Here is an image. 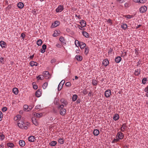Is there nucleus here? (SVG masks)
Segmentation results:
<instances>
[{
  "mask_svg": "<svg viewBox=\"0 0 148 148\" xmlns=\"http://www.w3.org/2000/svg\"><path fill=\"white\" fill-rule=\"evenodd\" d=\"M64 9V7L62 5H60L56 9V11L57 12H61Z\"/></svg>",
  "mask_w": 148,
  "mask_h": 148,
  "instance_id": "nucleus-3",
  "label": "nucleus"
},
{
  "mask_svg": "<svg viewBox=\"0 0 148 148\" xmlns=\"http://www.w3.org/2000/svg\"><path fill=\"white\" fill-rule=\"evenodd\" d=\"M79 46L80 47L81 49H83L85 47L86 45V44L82 42H80V44L79 45Z\"/></svg>",
  "mask_w": 148,
  "mask_h": 148,
  "instance_id": "nucleus-13",
  "label": "nucleus"
},
{
  "mask_svg": "<svg viewBox=\"0 0 148 148\" xmlns=\"http://www.w3.org/2000/svg\"><path fill=\"white\" fill-rule=\"evenodd\" d=\"M42 41L41 39H39L36 42L37 45L39 46H40L41 45L42 43Z\"/></svg>",
  "mask_w": 148,
  "mask_h": 148,
  "instance_id": "nucleus-33",
  "label": "nucleus"
},
{
  "mask_svg": "<svg viewBox=\"0 0 148 148\" xmlns=\"http://www.w3.org/2000/svg\"><path fill=\"white\" fill-rule=\"evenodd\" d=\"M60 23L59 21H56L55 22L52 24V28H54L57 27L60 24Z\"/></svg>",
  "mask_w": 148,
  "mask_h": 148,
  "instance_id": "nucleus-10",
  "label": "nucleus"
},
{
  "mask_svg": "<svg viewBox=\"0 0 148 148\" xmlns=\"http://www.w3.org/2000/svg\"><path fill=\"white\" fill-rule=\"evenodd\" d=\"M80 25L82 26L81 28L82 27H84L86 25V22L85 21H82L80 22Z\"/></svg>",
  "mask_w": 148,
  "mask_h": 148,
  "instance_id": "nucleus-27",
  "label": "nucleus"
},
{
  "mask_svg": "<svg viewBox=\"0 0 148 148\" xmlns=\"http://www.w3.org/2000/svg\"><path fill=\"white\" fill-rule=\"evenodd\" d=\"M84 53L87 55L89 52V49L88 47H86L85 48Z\"/></svg>",
  "mask_w": 148,
  "mask_h": 148,
  "instance_id": "nucleus-43",
  "label": "nucleus"
},
{
  "mask_svg": "<svg viewBox=\"0 0 148 148\" xmlns=\"http://www.w3.org/2000/svg\"><path fill=\"white\" fill-rule=\"evenodd\" d=\"M65 106V105H64V104H62L59 107V108L60 109V108H61V109H63V108Z\"/></svg>",
  "mask_w": 148,
  "mask_h": 148,
  "instance_id": "nucleus-59",
  "label": "nucleus"
},
{
  "mask_svg": "<svg viewBox=\"0 0 148 148\" xmlns=\"http://www.w3.org/2000/svg\"><path fill=\"white\" fill-rule=\"evenodd\" d=\"M80 42H79L77 40H75V46L77 47H78L79 45L80 44Z\"/></svg>",
  "mask_w": 148,
  "mask_h": 148,
  "instance_id": "nucleus-45",
  "label": "nucleus"
},
{
  "mask_svg": "<svg viewBox=\"0 0 148 148\" xmlns=\"http://www.w3.org/2000/svg\"><path fill=\"white\" fill-rule=\"evenodd\" d=\"M99 130L97 129L94 130L93 132V134L95 136H98L99 134Z\"/></svg>",
  "mask_w": 148,
  "mask_h": 148,
  "instance_id": "nucleus-21",
  "label": "nucleus"
},
{
  "mask_svg": "<svg viewBox=\"0 0 148 148\" xmlns=\"http://www.w3.org/2000/svg\"><path fill=\"white\" fill-rule=\"evenodd\" d=\"M12 91L15 95L18 94V89L16 88H14L13 89Z\"/></svg>",
  "mask_w": 148,
  "mask_h": 148,
  "instance_id": "nucleus-26",
  "label": "nucleus"
},
{
  "mask_svg": "<svg viewBox=\"0 0 148 148\" xmlns=\"http://www.w3.org/2000/svg\"><path fill=\"white\" fill-rule=\"evenodd\" d=\"M127 126L126 125V124H123L121 128V131L122 132H123L124 130L127 129Z\"/></svg>",
  "mask_w": 148,
  "mask_h": 148,
  "instance_id": "nucleus-12",
  "label": "nucleus"
},
{
  "mask_svg": "<svg viewBox=\"0 0 148 148\" xmlns=\"http://www.w3.org/2000/svg\"><path fill=\"white\" fill-rule=\"evenodd\" d=\"M66 112V110L65 109H61L60 110V114L62 116L65 115Z\"/></svg>",
  "mask_w": 148,
  "mask_h": 148,
  "instance_id": "nucleus-11",
  "label": "nucleus"
},
{
  "mask_svg": "<svg viewBox=\"0 0 148 148\" xmlns=\"http://www.w3.org/2000/svg\"><path fill=\"white\" fill-rule=\"evenodd\" d=\"M28 140L30 142H33L35 141L36 139L34 136H31L28 137Z\"/></svg>",
  "mask_w": 148,
  "mask_h": 148,
  "instance_id": "nucleus-7",
  "label": "nucleus"
},
{
  "mask_svg": "<svg viewBox=\"0 0 148 148\" xmlns=\"http://www.w3.org/2000/svg\"><path fill=\"white\" fill-rule=\"evenodd\" d=\"M140 11L141 13H144L147 10V8L146 6H141L140 8Z\"/></svg>",
  "mask_w": 148,
  "mask_h": 148,
  "instance_id": "nucleus-6",
  "label": "nucleus"
},
{
  "mask_svg": "<svg viewBox=\"0 0 148 148\" xmlns=\"http://www.w3.org/2000/svg\"><path fill=\"white\" fill-rule=\"evenodd\" d=\"M146 1V0H134V2L136 3H145Z\"/></svg>",
  "mask_w": 148,
  "mask_h": 148,
  "instance_id": "nucleus-18",
  "label": "nucleus"
},
{
  "mask_svg": "<svg viewBox=\"0 0 148 148\" xmlns=\"http://www.w3.org/2000/svg\"><path fill=\"white\" fill-rule=\"evenodd\" d=\"M7 110V108L6 107H3L2 109L1 110L2 111L4 112L6 111Z\"/></svg>",
  "mask_w": 148,
  "mask_h": 148,
  "instance_id": "nucleus-55",
  "label": "nucleus"
},
{
  "mask_svg": "<svg viewBox=\"0 0 148 148\" xmlns=\"http://www.w3.org/2000/svg\"><path fill=\"white\" fill-rule=\"evenodd\" d=\"M107 22L109 23L110 25H111L112 24V21L110 19H108L107 21Z\"/></svg>",
  "mask_w": 148,
  "mask_h": 148,
  "instance_id": "nucleus-58",
  "label": "nucleus"
},
{
  "mask_svg": "<svg viewBox=\"0 0 148 148\" xmlns=\"http://www.w3.org/2000/svg\"><path fill=\"white\" fill-rule=\"evenodd\" d=\"M82 34L86 38H88L89 36V34L86 32H82Z\"/></svg>",
  "mask_w": 148,
  "mask_h": 148,
  "instance_id": "nucleus-35",
  "label": "nucleus"
},
{
  "mask_svg": "<svg viewBox=\"0 0 148 148\" xmlns=\"http://www.w3.org/2000/svg\"><path fill=\"white\" fill-rule=\"evenodd\" d=\"M19 145L21 147H23L25 145V141L23 140H20L19 142Z\"/></svg>",
  "mask_w": 148,
  "mask_h": 148,
  "instance_id": "nucleus-22",
  "label": "nucleus"
},
{
  "mask_svg": "<svg viewBox=\"0 0 148 148\" xmlns=\"http://www.w3.org/2000/svg\"><path fill=\"white\" fill-rule=\"evenodd\" d=\"M43 74L44 75V76L45 77H47L49 75V73L48 71H46L43 72Z\"/></svg>",
  "mask_w": 148,
  "mask_h": 148,
  "instance_id": "nucleus-44",
  "label": "nucleus"
},
{
  "mask_svg": "<svg viewBox=\"0 0 148 148\" xmlns=\"http://www.w3.org/2000/svg\"><path fill=\"white\" fill-rule=\"evenodd\" d=\"M33 88L34 89H35V90L37 89V88H38L37 85H34L33 84Z\"/></svg>",
  "mask_w": 148,
  "mask_h": 148,
  "instance_id": "nucleus-60",
  "label": "nucleus"
},
{
  "mask_svg": "<svg viewBox=\"0 0 148 148\" xmlns=\"http://www.w3.org/2000/svg\"><path fill=\"white\" fill-rule=\"evenodd\" d=\"M41 94V91L39 90H38L36 92V97H40Z\"/></svg>",
  "mask_w": 148,
  "mask_h": 148,
  "instance_id": "nucleus-16",
  "label": "nucleus"
},
{
  "mask_svg": "<svg viewBox=\"0 0 148 148\" xmlns=\"http://www.w3.org/2000/svg\"><path fill=\"white\" fill-rule=\"evenodd\" d=\"M33 107V106H28V111H29L31 110Z\"/></svg>",
  "mask_w": 148,
  "mask_h": 148,
  "instance_id": "nucleus-61",
  "label": "nucleus"
},
{
  "mask_svg": "<svg viewBox=\"0 0 148 148\" xmlns=\"http://www.w3.org/2000/svg\"><path fill=\"white\" fill-rule=\"evenodd\" d=\"M147 81V78L146 77H144L142 80V83L143 84H145Z\"/></svg>",
  "mask_w": 148,
  "mask_h": 148,
  "instance_id": "nucleus-39",
  "label": "nucleus"
},
{
  "mask_svg": "<svg viewBox=\"0 0 148 148\" xmlns=\"http://www.w3.org/2000/svg\"><path fill=\"white\" fill-rule=\"evenodd\" d=\"M124 136V134L121 132H118L116 136V138H119L120 140L122 139Z\"/></svg>",
  "mask_w": 148,
  "mask_h": 148,
  "instance_id": "nucleus-2",
  "label": "nucleus"
},
{
  "mask_svg": "<svg viewBox=\"0 0 148 148\" xmlns=\"http://www.w3.org/2000/svg\"><path fill=\"white\" fill-rule=\"evenodd\" d=\"M127 26L126 24H123L121 25V28H127Z\"/></svg>",
  "mask_w": 148,
  "mask_h": 148,
  "instance_id": "nucleus-52",
  "label": "nucleus"
},
{
  "mask_svg": "<svg viewBox=\"0 0 148 148\" xmlns=\"http://www.w3.org/2000/svg\"><path fill=\"white\" fill-rule=\"evenodd\" d=\"M32 123L36 126H37L38 125V123L35 117H34L32 118Z\"/></svg>",
  "mask_w": 148,
  "mask_h": 148,
  "instance_id": "nucleus-15",
  "label": "nucleus"
},
{
  "mask_svg": "<svg viewBox=\"0 0 148 148\" xmlns=\"http://www.w3.org/2000/svg\"><path fill=\"white\" fill-rule=\"evenodd\" d=\"M41 106L40 105H37L35 107V108L36 109L38 110V109H40L41 108Z\"/></svg>",
  "mask_w": 148,
  "mask_h": 148,
  "instance_id": "nucleus-53",
  "label": "nucleus"
},
{
  "mask_svg": "<svg viewBox=\"0 0 148 148\" xmlns=\"http://www.w3.org/2000/svg\"><path fill=\"white\" fill-rule=\"evenodd\" d=\"M48 84L47 82H45L42 85V87L44 89H45L47 86Z\"/></svg>",
  "mask_w": 148,
  "mask_h": 148,
  "instance_id": "nucleus-47",
  "label": "nucleus"
},
{
  "mask_svg": "<svg viewBox=\"0 0 148 148\" xmlns=\"http://www.w3.org/2000/svg\"><path fill=\"white\" fill-rule=\"evenodd\" d=\"M17 6L18 7L20 8H22L24 6V4L22 2H19L18 3Z\"/></svg>",
  "mask_w": 148,
  "mask_h": 148,
  "instance_id": "nucleus-29",
  "label": "nucleus"
},
{
  "mask_svg": "<svg viewBox=\"0 0 148 148\" xmlns=\"http://www.w3.org/2000/svg\"><path fill=\"white\" fill-rule=\"evenodd\" d=\"M111 95V91L110 90H107L105 92V96L106 98L109 97Z\"/></svg>",
  "mask_w": 148,
  "mask_h": 148,
  "instance_id": "nucleus-4",
  "label": "nucleus"
},
{
  "mask_svg": "<svg viewBox=\"0 0 148 148\" xmlns=\"http://www.w3.org/2000/svg\"><path fill=\"white\" fill-rule=\"evenodd\" d=\"M7 145L8 147L10 148H13L14 146L13 143L10 142L7 143Z\"/></svg>",
  "mask_w": 148,
  "mask_h": 148,
  "instance_id": "nucleus-28",
  "label": "nucleus"
},
{
  "mask_svg": "<svg viewBox=\"0 0 148 148\" xmlns=\"http://www.w3.org/2000/svg\"><path fill=\"white\" fill-rule=\"evenodd\" d=\"M29 64L30 66L32 67L34 66H37L38 65V63L34 61H32L30 62Z\"/></svg>",
  "mask_w": 148,
  "mask_h": 148,
  "instance_id": "nucleus-20",
  "label": "nucleus"
},
{
  "mask_svg": "<svg viewBox=\"0 0 148 148\" xmlns=\"http://www.w3.org/2000/svg\"><path fill=\"white\" fill-rule=\"evenodd\" d=\"M23 108L25 110H27L28 111V110L29 108H28V106L27 105H25L24 106Z\"/></svg>",
  "mask_w": 148,
  "mask_h": 148,
  "instance_id": "nucleus-49",
  "label": "nucleus"
},
{
  "mask_svg": "<svg viewBox=\"0 0 148 148\" xmlns=\"http://www.w3.org/2000/svg\"><path fill=\"white\" fill-rule=\"evenodd\" d=\"M65 85L67 87H69L71 86V84L70 82H66L65 84Z\"/></svg>",
  "mask_w": 148,
  "mask_h": 148,
  "instance_id": "nucleus-50",
  "label": "nucleus"
},
{
  "mask_svg": "<svg viewBox=\"0 0 148 148\" xmlns=\"http://www.w3.org/2000/svg\"><path fill=\"white\" fill-rule=\"evenodd\" d=\"M60 32L58 30H56L54 31V33L53 34V36L54 37H56L59 35L60 34Z\"/></svg>",
  "mask_w": 148,
  "mask_h": 148,
  "instance_id": "nucleus-14",
  "label": "nucleus"
},
{
  "mask_svg": "<svg viewBox=\"0 0 148 148\" xmlns=\"http://www.w3.org/2000/svg\"><path fill=\"white\" fill-rule=\"evenodd\" d=\"M121 58L120 56H118L115 58V61L117 63H119L120 62Z\"/></svg>",
  "mask_w": 148,
  "mask_h": 148,
  "instance_id": "nucleus-25",
  "label": "nucleus"
},
{
  "mask_svg": "<svg viewBox=\"0 0 148 148\" xmlns=\"http://www.w3.org/2000/svg\"><path fill=\"white\" fill-rule=\"evenodd\" d=\"M114 138L113 140L112 141V143H114L115 142H118L120 140L119 139V138Z\"/></svg>",
  "mask_w": 148,
  "mask_h": 148,
  "instance_id": "nucleus-48",
  "label": "nucleus"
},
{
  "mask_svg": "<svg viewBox=\"0 0 148 148\" xmlns=\"http://www.w3.org/2000/svg\"><path fill=\"white\" fill-rule=\"evenodd\" d=\"M25 34L23 33L21 34V37L23 39H24L25 37Z\"/></svg>",
  "mask_w": 148,
  "mask_h": 148,
  "instance_id": "nucleus-54",
  "label": "nucleus"
},
{
  "mask_svg": "<svg viewBox=\"0 0 148 148\" xmlns=\"http://www.w3.org/2000/svg\"><path fill=\"white\" fill-rule=\"evenodd\" d=\"M3 117L2 113L1 111H0V121H1Z\"/></svg>",
  "mask_w": 148,
  "mask_h": 148,
  "instance_id": "nucleus-56",
  "label": "nucleus"
},
{
  "mask_svg": "<svg viewBox=\"0 0 148 148\" xmlns=\"http://www.w3.org/2000/svg\"><path fill=\"white\" fill-rule=\"evenodd\" d=\"M75 58L77 61H82V57L79 55H76Z\"/></svg>",
  "mask_w": 148,
  "mask_h": 148,
  "instance_id": "nucleus-24",
  "label": "nucleus"
},
{
  "mask_svg": "<svg viewBox=\"0 0 148 148\" xmlns=\"http://www.w3.org/2000/svg\"><path fill=\"white\" fill-rule=\"evenodd\" d=\"M119 118V116L117 114H115L113 117V119L114 120L116 121L118 120Z\"/></svg>",
  "mask_w": 148,
  "mask_h": 148,
  "instance_id": "nucleus-23",
  "label": "nucleus"
},
{
  "mask_svg": "<svg viewBox=\"0 0 148 148\" xmlns=\"http://www.w3.org/2000/svg\"><path fill=\"white\" fill-rule=\"evenodd\" d=\"M0 45L3 48H5L6 47V43L3 41H1L0 42Z\"/></svg>",
  "mask_w": 148,
  "mask_h": 148,
  "instance_id": "nucleus-9",
  "label": "nucleus"
},
{
  "mask_svg": "<svg viewBox=\"0 0 148 148\" xmlns=\"http://www.w3.org/2000/svg\"><path fill=\"white\" fill-rule=\"evenodd\" d=\"M64 83H65L64 80H63L61 81V82L59 84H61V85H62V86H63V84H64Z\"/></svg>",
  "mask_w": 148,
  "mask_h": 148,
  "instance_id": "nucleus-62",
  "label": "nucleus"
},
{
  "mask_svg": "<svg viewBox=\"0 0 148 148\" xmlns=\"http://www.w3.org/2000/svg\"><path fill=\"white\" fill-rule=\"evenodd\" d=\"M56 46L57 47L60 48L61 47V45L59 43H58L56 45Z\"/></svg>",
  "mask_w": 148,
  "mask_h": 148,
  "instance_id": "nucleus-63",
  "label": "nucleus"
},
{
  "mask_svg": "<svg viewBox=\"0 0 148 148\" xmlns=\"http://www.w3.org/2000/svg\"><path fill=\"white\" fill-rule=\"evenodd\" d=\"M57 144V142L55 141H51L50 143V145L51 146H55Z\"/></svg>",
  "mask_w": 148,
  "mask_h": 148,
  "instance_id": "nucleus-34",
  "label": "nucleus"
},
{
  "mask_svg": "<svg viewBox=\"0 0 148 148\" xmlns=\"http://www.w3.org/2000/svg\"><path fill=\"white\" fill-rule=\"evenodd\" d=\"M82 93L84 95H85L87 94L88 92L86 90H83Z\"/></svg>",
  "mask_w": 148,
  "mask_h": 148,
  "instance_id": "nucleus-57",
  "label": "nucleus"
},
{
  "mask_svg": "<svg viewBox=\"0 0 148 148\" xmlns=\"http://www.w3.org/2000/svg\"><path fill=\"white\" fill-rule=\"evenodd\" d=\"M34 115L36 116L37 117H41L42 116V114L40 113H35L34 114Z\"/></svg>",
  "mask_w": 148,
  "mask_h": 148,
  "instance_id": "nucleus-38",
  "label": "nucleus"
},
{
  "mask_svg": "<svg viewBox=\"0 0 148 148\" xmlns=\"http://www.w3.org/2000/svg\"><path fill=\"white\" fill-rule=\"evenodd\" d=\"M62 85H61V84H59L58 85V90L59 91L60 90H61V89L62 87Z\"/></svg>",
  "mask_w": 148,
  "mask_h": 148,
  "instance_id": "nucleus-51",
  "label": "nucleus"
},
{
  "mask_svg": "<svg viewBox=\"0 0 148 148\" xmlns=\"http://www.w3.org/2000/svg\"><path fill=\"white\" fill-rule=\"evenodd\" d=\"M37 78L38 80H42L44 78V76L42 75H40L38 76L37 77Z\"/></svg>",
  "mask_w": 148,
  "mask_h": 148,
  "instance_id": "nucleus-40",
  "label": "nucleus"
},
{
  "mask_svg": "<svg viewBox=\"0 0 148 148\" xmlns=\"http://www.w3.org/2000/svg\"><path fill=\"white\" fill-rule=\"evenodd\" d=\"M124 17L126 18L127 19H129L132 18L133 17V15H125L124 16Z\"/></svg>",
  "mask_w": 148,
  "mask_h": 148,
  "instance_id": "nucleus-41",
  "label": "nucleus"
},
{
  "mask_svg": "<svg viewBox=\"0 0 148 148\" xmlns=\"http://www.w3.org/2000/svg\"><path fill=\"white\" fill-rule=\"evenodd\" d=\"M59 40L60 42H62L64 43L65 42L64 38V37L61 36L60 37Z\"/></svg>",
  "mask_w": 148,
  "mask_h": 148,
  "instance_id": "nucleus-46",
  "label": "nucleus"
},
{
  "mask_svg": "<svg viewBox=\"0 0 148 148\" xmlns=\"http://www.w3.org/2000/svg\"><path fill=\"white\" fill-rule=\"evenodd\" d=\"M60 101L62 103V104H64V105H65V106H66L67 104V101L64 99L62 98L61 99Z\"/></svg>",
  "mask_w": 148,
  "mask_h": 148,
  "instance_id": "nucleus-31",
  "label": "nucleus"
},
{
  "mask_svg": "<svg viewBox=\"0 0 148 148\" xmlns=\"http://www.w3.org/2000/svg\"><path fill=\"white\" fill-rule=\"evenodd\" d=\"M21 116L20 115L18 114V115H17V116H15L14 118V119L15 121H18L19 120H21Z\"/></svg>",
  "mask_w": 148,
  "mask_h": 148,
  "instance_id": "nucleus-17",
  "label": "nucleus"
},
{
  "mask_svg": "<svg viewBox=\"0 0 148 148\" xmlns=\"http://www.w3.org/2000/svg\"><path fill=\"white\" fill-rule=\"evenodd\" d=\"M17 124L18 126L21 129H24L25 130L27 129V127L25 126V124L21 120H19L18 121Z\"/></svg>",
  "mask_w": 148,
  "mask_h": 148,
  "instance_id": "nucleus-1",
  "label": "nucleus"
},
{
  "mask_svg": "<svg viewBox=\"0 0 148 148\" xmlns=\"http://www.w3.org/2000/svg\"><path fill=\"white\" fill-rule=\"evenodd\" d=\"M77 98V96L76 95H74L72 97V100L73 101H75Z\"/></svg>",
  "mask_w": 148,
  "mask_h": 148,
  "instance_id": "nucleus-36",
  "label": "nucleus"
},
{
  "mask_svg": "<svg viewBox=\"0 0 148 148\" xmlns=\"http://www.w3.org/2000/svg\"><path fill=\"white\" fill-rule=\"evenodd\" d=\"M47 49V45L45 44H44L42 46V48L40 50V52L42 53H44L45 51V50Z\"/></svg>",
  "mask_w": 148,
  "mask_h": 148,
  "instance_id": "nucleus-8",
  "label": "nucleus"
},
{
  "mask_svg": "<svg viewBox=\"0 0 148 148\" xmlns=\"http://www.w3.org/2000/svg\"><path fill=\"white\" fill-rule=\"evenodd\" d=\"M92 84L94 86H96L97 84V81L96 80H93Z\"/></svg>",
  "mask_w": 148,
  "mask_h": 148,
  "instance_id": "nucleus-42",
  "label": "nucleus"
},
{
  "mask_svg": "<svg viewBox=\"0 0 148 148\" xmlns=\"http://www.w3.org/2000/svg\"><path fill=\"white\" fill-rule=\"evenodd\" d=\"M5 63V61L4 60V59L3 58H0V65L3 64Z\"/></svg>",
  "mask_w": 148,
  "mask_h": 148,
  "instance_id": "nucleus-37",
  "label": "nucleus"
},
{
  "mask_svg": "<svg viewBox=\"0 0 148 148\" xmlns=\"http://www.w3.org/2000/svg\"><path fill=\"white\" fill-rule=\"evenodd\" d=\"M112 51H113L112 49L110 48V49L109 50L108 53H112Z\"/></svg>",
  "mask_w": 148,
  "mask_h": 148,
  "instance_id": "nucleus-64",
  "label": "nucleus"
},
{
  "mask_svg": "<svg viewBox=\"0 0 148 148\" xmlns=\"http://www.w3.org/2000/svg\"><path fill=\"white\" fill-rule=\"evenodd\" d=\"M140 69H136L134 71V74L135 75L138 76L140 74Z\"/></svg>",
  "mask_w": 148,
  "mask_h": 148,
  "instance_id": "nucleus-19",
  "label": "nucleus"
},
{
  "mask_svg": "<svg viewBox=\"0 0 148 148\" xmlns=\"http://www.w3.org/2000/svg\"><path fill=\"white\" fill-rule=\"evenodd\" d=\"M109 64V61L107 58L104 59L102 62V64L105 66H107Z\"/></svg>",
  "mask_w": 148,
  "mask_h": 148,
  "instance_id": "nucleus-5",
  "label": "nucleus"
},
{
  "mask_svg": "<svg viewBox=\"0 0 148 148\" xmlns=\"http://www.w3.org/2000/svg\"><path fill=\"white\" fill-rule=\"evenodd\" d=\"M5 138V136L4 134L1 132H0V139L1 140H3Z\"/></svg>",
  "mask_w": 148,
  "mask_h": 148,
  "instance_id": "nucleus-30",
  "label": "nucleus"
},
{
  "mask_svg": "<svg viewBox=\"0 0 148 148\" xmlns=\"http://www.w3.org/2000/svg\"><path fill=\"white\" fill-rule=\"evenodd\" d=\"M58 142L60 144H62L64 143V140L60 138L58 139Z\"/></svg>",
  "mask_w": 148,
  "mask_h": 148,
  "instance_id": "nucleus-32",
  "label": "nucleus"
}]
</instances>
